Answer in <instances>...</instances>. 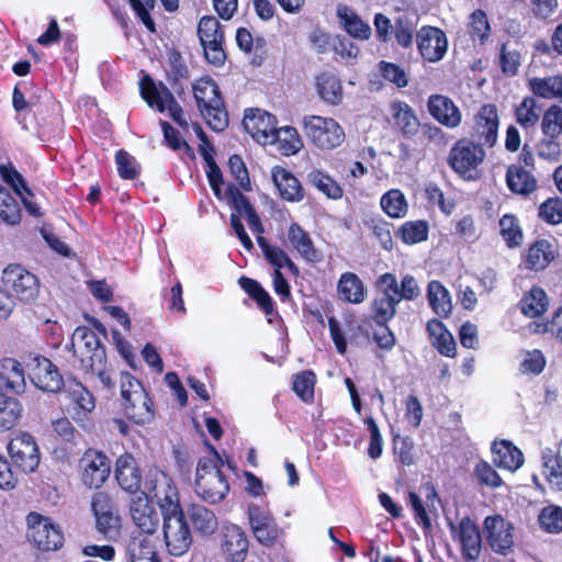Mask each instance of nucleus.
Masks as SVG:
<instances>
[{
	"label": "nucleus",
	"instance_id": "1",
	"mask_svg": "<svg viewBox=\"0 0 562 562\" xmlns=\"http://www.w3.org/2000/svg\"><path fill=\"white\" fill-rule=\"evenodd\" d=\"M71 349L85 373L97 375L104 387H113L106 371L105 347L94 330L88 326H78L72 334Z\"/></svg>",
	"mask_w": 562,
	"mask_h": 562
},
{
	"label": "nucleus",
	"instance_id": "2",
	"mask_svg": "<svg viewBox=\"0 0 562 562\" xmlns=\"http://www.w3.org/2000/svg\"><path fill=\"white\" fill-rule=\"evenodd\" d=\"M143 495L146 498L143 507V533L153 536L160 526L159 513L166 510L167 503H179L177 492L167 475L153 468L147 472Z\"/></svg>",
	"mask_w": 562,
	"mask_h": 562
},
{
	"label": "nucleus",
	"instance_id": "3",
	"mask_svg": "<svg viewBox=\"0 0 562 562\" xmlns=\"http://www.w3.org/2000/svg\"><path fill=\"white\" fill-rule=\"evenodd\" d=\"M198 108L207 125L215 132L228 126V114L220 95L218 86L209 77L201 78L193 85Z\"/></svg>",
	"mask_w": 562,
	"mask_h": 562
},
{
	"label": "nucleus",
	"instance_id": "4",
	"mask_svg": "<svg viewBox=\"0 0 562 562\" xmlns=\"http://www.w3.org/2000/svg\"><path fill=\"white\" fill-rule=\"evenodd\" d=\"M164 519V538L170 554L183 555L192 544V536L186 514L179 503H167L166 510L159 513Z\"/></svg>",
	"mask_w": 562,
	"mask_h": 562
},
{
	"label": "nucleus",
	"instance_id": "5",
	"mask_svg": "<svg viewBox=\"0 0 562 562\" xmlns=\"http://www.w3.org/2000/svg\"><path fill=\"white\" fill-rule=\"evenodd\" d=\"M303 131L307 139L323 151L339 147L346 138L344 128L333 117L305 116L303 119Z\"/></svg>",
	"mask_w": 562,
	"mask_h": 562
},
{
	"label": "nucleus",
	"instance_id": "6",
	"mask_svg": "<svg viewBox=\"0 0 562 562\" xmlns=\"http://www.w3.org/2000/svg\"><path fill=\"white\" fill-rule=\"evenodd\" d=\"M115 479L120 487L131 495L130 513L135 525L140 527V469L132 453L125 452L116 459Z\"/></svg>",
	"mask_w": 562,
	"mask_h": 562
},
{
	"label": "nucleus",
	"instance_id": "7",
	"mask_svg": "<svg viewBox=\"0 0 562 562\" xmlns=\"http://www.w3.org/2000/svg\"><path fill=\"white\" fill-rule=\"evenodd\" d=\"M229 491L228 482L211 459H201L196 467L195 492L205 502L216 504Z\"/></svg>",
	"mask_w": 562,
	"mask_h": 562
},
{
	"label": "nucleus",
	"instance_id": "8",
	"mask_svg": "<svg viewBox=\"0 0 562 562\" xmlns=\"http://www.w3.org/2000/svg\"><path fill=\"white\" fill-rule=\"evenodd\" d=\"M484 159L483 147L467 139L458 140L448 155L451 169L465 180H475L480 177L479 166Z\"/></svg>",
	"mask_w": 562,
	"mask_h": 562
},
{
	"label": "nucleus",
	"instance_id": "9",
	"mask_svg": "<svg viewBox=\"0 0 562 562\" xmlns=\"http://www.w3.org/2000/svg\"><path fill=\"white\" fill-rule=\"evenodd\" d=\"M27 540L41 551H56L64 544V533L60 527L36 512L26 516Z\"/></svg>",
	"mask_w": 562,
	"mask_h": 562
},
{
	"label": "nucleus",
	"instance_id": "10",
	"mask_svg": "<svg viewBox=\"0 0 562 562\" xmlns=\"http://www.w3.org/2000/svg\"><path fill=\"white\" fill-rule=\"evenodd\" d=\"M143 100L160 113L168 111L169 116L178 125L188 130L189 123L173 94L162 82L156 83L148 75H143Z\"/></svg>",
	"mask_w": 562,
	"mask_h": 562
},
{
	"label": "nucleus",
	"instance_id": "11",
	"mask_svg": "<svg viewBox=\"0 0 562 562\" xmlns=\"http://www.w3.org/2000/svg\"><path fill=\"white\" fill-rule=\"evenodd\" d=\"M4 290L22 302H33L40 292L37 277L19 263H11L2 271Z\"/></svg>",
	"mask_w": 562,
	"mask_h": 562
},
{
	"label": "nucleus",
	"instance_id": "12",
	"mask_svg": "<svg viewBox=\"0 0 562 562\" xmlns=\"http://www.w3.org/2000/svg\"><path fill=\"white\" fill-rule=\"evenodd\" d=\"M198 36L206 60L214 66L223 65L226 54L223 48L224 32L220 21L212 15L202 16L198 24Z\"/></svg>",
	"mask_w": 562,
	"mask_h": 562
},
{
	"label": "nucleus",
	"instance_id": "13",
	"mask_svg": "<svg viewBox=\"0 0 562 562\" xmlns=\"http://www.w3.org/2000/svg\"><path fill=\"white\" fill-rule=\"evenodd\" d=\"M8 453L18 477L34 472L40 464L37 443L27 432H21L10 440Z\"/></svg>",
	"mask_w": 562,
	"mask_h": 562
},
{
	"label": "nucleus",
	"instance_id": "14",
	"mask_svg": "<svg viewBox=\"0 0 562 562\" xmlns=\"http://www.w3.org/2000/svg\"><path fill=\"white\" fill-rule=\"evenodd\" d=\"M376 296L372 301L373 318L378 325H384L396 314L400 300L396 294V277L393 273L381 274L376 282Z\"/></svg>",
	"mask_w": 562,
	"mask_h": 562
},
{
	"label": "nucleus",
	"instance_id": "15",
	"mask_svg": "<svg viewBox=\"0 0 562 562\" xmlns=\"http://www.w3.org/2000/svg\"><path fill=\"white\" fill-rule=\"evenodd\" d=\"M81 481L89 488H99L109 479L111 461L109 457L97 449H87L80 461Z\"/></svg>",
	"mask_w": 562,
	"mask_h": 562
},
{
	"label": "nucleus",
	"instance_id": "16",
	"mask_svg": "<svg viewBox=\"0 0 562 562\" xmlns=\"http://www.w3.org/2000/svg\"><path fill=\"white\" fill-rule=\"evenodd\" d=\"M91 509L95 517V527L105 539L113 540L120 535V517L114 513L110 495L98 492L92 496Z\"/></svg>",
	"mask_w": 562,
	"mask_h": 562
},
{
	"label": "nucleus",
	"instance_id": "17",
	"mask_svg": "<svg viewBox=\"0 0 562 562\" xmlns=\"http://www.w3.org/2000/svg\"><path fill=\"white\" fill-rule=\"evenodd\" d=\"M486 541L491 549L501 554H507L514 547V526L501 515L487 516L484 519Z\"/></svg>",
	"mask_w": 562,
	"mask_h": 562
},
{
	"label": "nucleus",
	"instance_id": "18",
	"mask_svg": "<svg viewBox=\"0 0 562 562\" xmlns=\"http://www.w3.org/2000/svg\"><path fill=\"white\" fill-rule=\"evenodd\" d=\"M450 529L454 540L461 546L462 555L470 561L477 560L482 550L479 526L469 516H465L458 525H450Z\"/></svg>",
	"mask_w": 562,
	"mask_h": 562
},
{
	"label": "nucleus",
	"instance_id": "19",
	"mask_svg": "<svg viewBox=\"0 0 562 562\" xmlns=\"http://www.w3.org/2000/svg\"><path fill=\"white\" fill-rule=\"evenodd\" d=\"M243 125L245 130L251 135L254 139L262 145L274 144L277 132L276 117L259 109L249 110L246 112Z\"/></svg>",
	"mask_w": 562,
	"mask_h": 562
},
{
	"label": "nucleus",
	"instance_id": "20",
	"mask_svg": "<svg viewBox=\"0 0 562 562\" xmlns=\"http://www.w3.org/2000/svg\"><path fill=\"white\" fill-rule=\"evenodd\" d=\"M30 376L33 384L44 392H59L65 383L58 368L44 356L34 358V366L31 368Z\"/></svg>",
	"mask_w": 562,
	"mask_h": 562
},
{
	"label": "nucleus",
	"instance_id": "21",
	"mask_svg": "<svg viewBox=\"0 0 562 562\" xmlns=\"http://www.w3.org/2000/svg\"><path fill=\"white\" fill-rule=\"evenodd\" d=\"M248 519L252 533L260 543L271 546L279 538L281 531L268 510L249 505Z\"/></svg>",
	"mask_w": 562,
	"mask_h": 562
},
{
	"label": "nucleus",
	"instance_id": "22",
	"mask_svg": "<svg viewBox=\"0 0 562 562\" xmlns=\"http://www.w3.org/2000/svg\"><path fill=\"white\" fill-rule=\"evenodd\" d=\"M417 47L424 59L440 60L447 50L446 34L434 26H424L416 34Z\"/></svg>",
	"mask_w": 562,
	"mask_h": 562
},
{
	"label": "nucleus",
	"instance_id": "23",
	"mask_svg": "<svg viewBox=\"0 0 562 562\" xmlns=\"http://www.w3.org/2000/svg\"><path fill=\"white\" fill-rule=\"evenodd\" d=\"M498 113L494 104L483 105L475 115L473 137L479 140V145L493 147L497 140Z\"/></svg>",
	"mask_w": 562,
	"mask_h": 562
},
{
	"label": "nucleus",
	"instance_id": "24",
	"mask_svg": "<svg viewBox=\"0 0 562 562\" xmlns=\"http://www.w3.org/2000/svg\"><path fill=\"white\" fill-rule=\"evenodd\" d=\"M140 380L128 372L121 373V406L125 417L132 423V426L140 425V413L137 403L140 398Z\"/></svg>",
	"mask_w": 562,
	"mask_h": 562
},
{
	"label": "nucleus",
	"instance_id": "25",
	"mask_svg": "<svg viewBox=\"0 0 562 562\" xmlns=\"http://www.w3.org/2000/svg\"><path fill=\"white\" fill-rule=\"evenodd\" d=\"M427 109L435 121L448 128H456L461 124V111L447 95L431 94L427 100Z\"/></svg>",
	"mask_w": 562,
	"mask_h": 562
},
{
	"label": "nucleus",
	"instance_id": "26",
	"mask_svg": "<svg viewBox=\"0 0 562 562\" xmlns=\"http://www.w3.org/2000/svg\"><path fill=\"white\" fill-rule=\"evenodd\" d=\"M426 497V506L417 493H408V502L414 510L416 521L423 527L426 532H429L432 528L429 513H437V503L440 502L438 498L437 491L432 483H425L423 485Z\"/></svg>",
	"mask_w": 562,
	"mask_h": 562
},
{
	"label": "nucleus",
	"instance_id": "27",
	"mask_svg": "<svg viewBox=\"0 0 562 562\" xmlns=\"http://www.w3.org/2000/svg\"><path fill=\"white\" fill-rule=\"evenodd\" d=\"M64 393L69 401V408L74 411L75 418H85L95 407L91 392L78 380L69 379L64 383Z\"/></svg>",
	"mask_w": 562,
	"mask_h": 562
},
{
	"label": "nucleus",
	"instance_id": "28",
	"mask_svg": "<svg viewBox=\"0 0 562 562\" xmlns=\"http://www.w3.org/2000/svg\"><path fill=\"white\" fill-rule=\"evenodd\" d=\"M0 175L2 180L13 189L15 195L21 198L26 211L35 217L41 216L42 213L38 205L27 199L34 195L32 190L27 187L25 179L15 167L11 162L2 164L0 165Z\"/></svg>",
	"mask_w": 562,
	"mask_h": 562
},
{
	"label": "nucleus",
	"instance_id": "29",
	"mask_svg": "<svg viewBox=\"0 0 562 562\" xmlns=\"http://www.w3.org/2000/svg\"><path fill=\"white\" fill-rule=\"evenodd\" d=\"M25 389L24 370L14 358H3L0 362V392L20 394Z\"/></svg>",
	"mask_w": 562,
	"mask_h": 562
},
{
	"label": "nucleus",
	"instance_id": "30",
	"mask_svg": "<svg viewBox=\"0 0 562 562\" xmlns=\"http://www.w3.org/2000/svg\"><path fill=\"white\" fill-rule=\"evenodd\" d=\"M271 176L283 200L299 202L304 198L300 180L288 169L277 166L272 169Z\"/></svg>",
	"mask_w": 562,
	"mask_h": 562
},
{
	"label": "nucleus",
	"instance_id": "31",
	"mask_svg": "<svg viewBox=\"0 0 562 562\" xmlns=\"http://www.w3.org/2000/svg\"><path fill=\"white\" fill-rule=\"evenodd\" d=\"M222 549L228 560L243 562L248 551V540L245 532L235 525L227 527L224 532Z\"/></svg>",
	"mask_w": 562,
	"mask_h": 562
},
{
	"label": "nucleus",
	"instance_id": "32",
	"mask_svg": "<svg viewBox=\"0 0 562 562\" xmlns=\"http://www.w3.org/2000/svg\"><path fill=\"white\" fill-rule=\"evenodd\" d=\"M528 90L544 100H562V74L547 77H532L527 81Z\"/></svg>",
	"mask_w": 562,
	"mask_h": 562
},
{
	"label": "nucleus",
	"instance_id": "33",
	"mask_svg": "<svg viewBox=\"0 0 562 562\" xmlns=\"http://www.w3.org/2000/svg\"><path fill=\"white\" fill-rule=\"evenodd\" d=\"M493 463L512 472L519 469L524 463L522 452L510 441H495L492 446Z\"/></svg>",
	"mask_w": 562,
	"mask_h": 562
},
{
	"label": "nucleus",
	"instance_id": "34",
	"mask_svg": "<svg viewBox=\"0 0 562 562\" xmlns=\"http://www.w3.org/2000/svg\"><path fill=\"white\" fill-rule=\"evenodd\" d=\"M394 125L405 136H414L420 127L414 110L403 101L392 102L390 105Z\"/></svg>",
	"mask_w": 562,
	"mask_h": 562
},
{
	"label": "nucleus",
	"instance_id": "35",
	"mask_svg": "<svg viewBox=\"0 0 562 562\" xmlns=\"http://www.w3.org/2000/svg\"><path fill=\"white\" fill-rule=\"evenodd\" d=\"M227 196L229 199V202L232 203L234 210L239 213L244 214L247 218V222L250 226V228L258 233H263V226L261 224V221L259 216L257 215L254 206L250 204L249 200L246 195H244L235 186L229 184L227 187Z\"/></svg>",
	"mask_w": 562,
	"mask_h": 562
},
{
	"label": "nucleus",
	"instance_id": "36",
	"mask_svg": "<svg viewBox=\"0 0 562 562\" xmlns=\"http://www.w3.org/2000/svg\"><path fill=\"white\" fill-rule=\"evenodd\" d=\"M288 238L291 246L307 261L316 262L319 260V254L314 247L308 233L299 224L293 223L289 227Z\"/></svg>",
	"mask_w": 562,
	"mask_h": 562
},
{
	"label": "nucleus",
	"instance_id": "37",
	"mask_svg": "<svg viewBox=\"0 0 562 562\" xmlns=\"http://www.w3.org/2000/svg\"><path fill=\"white\" fill-rule=\"evenodd\" d=\"M337 291L341 300L352 304L363 302L367 294L362 281L353 272H345L341 274Z\"/></svg>",
	"mask_w": 562,
	"mask_h": 562
},
{
	"label": "nucleus",
	"instance_id": "38",
	"mask_svg": "<svg viewBox=\"0 0 562 562\" xmlns=\"http://www.w3.org/2000/svg\"><path fill=\"white\" fill-rule=\"evenodd\" d=\"M187 515L193 526V529L203 535H212L217 529V518L215 514L200 504H191L187 508Z\"/></svg>",
	"mask_w": 562,
	"mask_h": 562
},
{
	"label": "nucleus",
	"instance_id": "39",
	"mask_svg": "<svg viewBox=\"0 0 562 562\" xmlns=\"http://www.w3.org/2000/svg\"><path fill=\"white\" fill-rule=\"evenodd\" d=\"M514 115L517 124L522 128H533L541 119V108L537 98L533 94L524 97L520 103L515 106Z\"/></svg>",
	"mask_w": 562,
	"mask_h": 562
},
{
	"label": "nucleus",
	"instance_id": "40",
	"mask_svg": "<svg viewBox=\"0 0 562 562\" xmlns=\"http://www.w3.org/2000/svg\"><path fill=\"white\" fill-rule=\"evenodd\" d=\"M506 182L510 191L521 195H528L537 189L536 178L520 166L507 168Z\"/></svg>",
	"mask_w": 562,
	"mask_h": 562
},
{
	"label": "nucleus",
	"instance_id": "41",
	"mask_svg": "<svg viewBox=\"0 0 562 562\" xmlns=\"http://www.w3.org/2000/svg\"><path fill=\"white\" fill-rule=\"evenodd\" d=\"M427 299L434 313L439 317H448L452 312V302L448 290L436 280L428 283Z\"/></svg>",
	"mask_w": 562,
	"mask_h": 562
},
{
	"label": "nucleus",
	"instance_id": "42",
	"mask_svg": "<svg viewBox=\"0 0 562 562\" xmlns=\"http://www.w3.org/2000/svg\"><path fill=\"white\" fill-rule=\"evenodd\" d=\"M337 15L348 34L355 38L368 40L371 35V27L364 23L349 7L339 5Z\"/></svg>",
	"mask_w": 562,
	"mask_h": 562
},
{
	"label": "nucleus",
	"instance_id": "43",
	"mask_svg": "<svg viewBox=\"0 0 562 562\" xmlns=\"http://www.w3.org/2000/svg\"><path fill=\"white\" fill-rule=\"evenodd\" d=\"M22 416V405L15 397L0 392V431L12 429Z\"/></svg>",
	"mask_w": 562,
	"mask_h": 562
},
{
	"label": "nucleus",
	"instance_id": "44",
	"mask_svg": "<svg viewBox=\"0 0 562 562\" xmlns=\"http://www.w3.org/2000/svg\"><path fill=\"white\" fill-rule=\"evenodd\" d=\"M262 234H258L257 243L261 248L266 259L276 267V269L280 270L282 267H288V269L294 274H299V269L295 263L290 259L286 252L278 246H271Z\"/></svg>",
	"mask_w": 562,
	"mask_h": 562
},
{
	"label": "nucleus",
	"instance_id": "45",
	"mask_svg": "<svg viewBox=\"0 0 562 562\" xmlns=\"http://www.w3.org/2000/svg\"><path fill=\"white\" fill-rule=\"evenodd\" d=\"M553 259L551 244L548 240H536L528 249L525 263L528 269L542 270Z\"/></svg>",
	"mask_w": 562,
	"mask_h": 562
},
{
	"label": "nucleus",
	"instance_id": "46",
	"mask_svg": "<svg viewBox=\"0 0 562 562\" xmlns=\"http://www.w3.org/2000/svg\"><path fill=\"white\" fill-rule=\"evenodd\" d=\"M319 97L329 104H338L342 99V89L339 79L330 72H323L316 79Z\"/></svg>",
	"mask_w": 562,
	"mask_h": 562
},
{
	"label": "nucleus",
	"instance_id": "47",
	"mask_svg": "<svg viewBox=\"0 0 562 562\" xmlns=\"http://www.w3.org/2000/svg\"><path fill=\"white\" fill-rule=\"evenodd\" d=\"M278 150L283 156H291L299 153L303 148V140L297 131L292 126L277 128L274 133Z\"/></svg>",
	"mask_w": 562,
	"mask_h": 562
},
{
	"label": "nucleus",
	"instance_id": "48",
	"mask_svg": "<svg viewBox=\"0 0 562 562\" xmlns=\"http://www.w3.org/2000/svg\"><path fill=\"white\" fill-rule=\"evenodd\" d=\"M0 221L8 225H15L21 221L19 200L2 184H0Z\"/></svg>",
	"mask_w": 562,
	"mask_h": 562
},
{
	"label": "nucleus",
	"instance_id": "49",
	"mask_svg": "<svg viewBox=\"0 0 562 562\" xmlns=\"http://www.w3.org/2000/svg\"><path fill=\"white\" fill-rule=\"evenodd\" d=\"M521 312L533 318L542 315L548 310V296L538 286H533L521 300Z\"/></svg>",
	"mask_w": 562,
	"mask_h": 562
},
{
	"label": "nucleus",
	"instance_id": "50",
	"mask_svg": "<svg viewBox=\"0 0 562 562\" xmlns=\"http://www.w3.org/2000/svg\"><path fill=\"white\" fill-rule=\"evenodd\" d=\"M307 181L329 199L338 200L342 198L344 191L341 187L322 170L314 169L308 172Z\"/></svg>",
	"mask_w": 562,
	"mask_h": 562
},
{
	"label": "nucleus",
	"instance_id": "51",
	"mask_svg": "<svg viewBox=\"0 0 562 562\" xmlns=\"http://www.w3.org/2000/svg\"><path fill=\"white\" fill-rule=\"evenodd\" d=\"M540 130L543 136L560 137L562 135V106L550 104L541 115Z\"/></svg>",
	"mask_w": 562,
	"mask_h": 562
},
{
	"label": "nucleus",
	"instance_id": "52",
	"mask_svg": "<svg viewBox=\"0 0 562 562\" xmlns=\"http://www.w3.org/2000/svg\"><path fill=\"white\" fill-rule=\"evenodd\" d=\"M238 283L241 286V289L257 302V304L267 315L272 314V300L268 292L260 285L259 282L247 277H241L238 280Z\"/></svg>",
	"mask_w": 562,
	"mask_h": 562
},
{
	"label": "nucleus",
	"instance_id": "53",
	"mask_svg": "<svg viewBox=\"0 0 562 562\" xmlns=\"http://www.w3.org/2000/svg\"><path fill=\"white\" fill-rule=\"evenodd\" d=\"M383 211L391 217H402L407 212V203L404 194L396 189L390 190L381 198Z\"/></svg>",
	"mask_w": 562,
	"mask_h": 562
},
{
	"label": "nucleus",
	"instance_id": "54",
	"mask_svg": "<svg viewBox=\"0 0 562 562\" xmlns=\"http://www.w3.org/2000/svg\"><path fill=\"white\" fill-rule=\"evenodd\" d=\"M315 374L312 371H302L292 378V389L295 394L304 402H310L314 397Z\"/></svg>",
	"mask_w": 562,
	"mask_h": 562
},
{
	"label": "nucleus",
	"instance_id": "55",
	"mask_svg": "<svg viewBox=\"0 0 562 562\" xmlns=\"http://www.w3.org/2000/svg\"><path fill=\"white\" fill-rule=\"evenodd\" d=\"M540 527L549 533L562 531V508L555 505L544 507L538 517Z\"/></svg>",
	"mask_w": 562,
	"mask_h": 562
},
{
	"label": "nucleus",
	"instance_id": "56",
	"mask_svg": "<svg viewBox=\"0 0 562 562\" xmlns=\"http://www.w3.org/2000/svg\"><path fill=\"white\" fill-rule=\"evenodd\" d=\"M536 151L539 158L557 162L561 158L562 149L559 137L543 136L536 145Z\"/></svg>",
	"mask_w": 562,
	"mask_h": 562
},
{
	"label": "nucleus",
	"instance_id": "57",
	"mask_svg": "<svg viewBox=\"0 0 562 562\" xmlns=\"http://www.w3.org/2000/svg\"><path fill=\"white\" fill-rule=\"evenodd\" d=\"M543 474L555 490H562V464L551 452L543 454Z\"/></svg>",
	"mask_w": 562,
	"mask_h": 562
},
{
	"label": "nucleus",
	"instance_id": "58",
	"mask_svg": "<svg viewBox=\"0 0 562 562\" xmlns=\"http://www.w3.org/2000/svg\"><path fill=\"white\" fill-rule=\"evenodd\" d=\"M499 231L508 247H516L520 244L522 234L513 215H504L499 220Z\"/></svg>",
	"mask_w": 562,
	"mask_h": 562
},
{
	"label": "nucleus",
	"instance_id": "59",
	"mask_svg": "<svg viewBox=\"0 0 562 562\" xmlns=\"http://www.w3.org/2000/svg\"><path fill=\"white\" fill-rule=\"evenodd\" d=\"M415 26V22L407 14L396 20L394 35L398 45L405 48L412 46Z\"/></svg>",
	"mask_w": 562,
	"mask_h": 562
},
{
	"label": "nucleus",
	"instance_id": "60",
	"mask_svg": "<svg viewBox=\"0 0 562 562\" xmlns=\"http://www.w3.org/2000/svg\"><path fill=\"white\" fill-rule=\"evenodd\" d=\"M400 234L406 244H416L427 238L428 225L424 221L407 222L402 225Z\"/></svg>",
	"mask_w": 562,
	"mask_h": 562
},
{
	"label": "nucleus",
	"instance_id": "61",
	"mask_svg": "<svg viewBox=\"0 0 562 562\" xmlns=\"http://www.w3.org/2000/svg\"><path fill=\"white\" fill-rule=\"evenodd\" d=\"M422 294L420 288L418 285L417 280L411 276L405 274L402 280L401 284L396 281V296L400 300H406V301H415L418 299Z\"/></svg>",
	"mask_w": 562,
	"mask_h": 562
},
{
	"label": "nucleus",
	"instance_id": "62",
	"mask_svg": "<svg viewBox=\"0 0 562 562\" xmlns=\"http://www.w3.org/2000/svg\"><path fill=\"white\" fill-rule=\"evenodd\" d=\"M470 33L472 37H477L481 42L490 35V23L487 15L482 10H475L470 16Z\"/></svg>",
	"mask_w": 562,
	"mask_h": 562
},
{
	"label": "nucleus",
	"instance_id": "63",
	"mask_svg": "<svg viewBox=\"0 0 562 562\" xmlns=\"http://www.w3.org/2000/svg\"><path fill=\"white\" fill-rule=\"evenodd\" d=\"M228 167L232 176L238 182L239 187L245 191H251V183L248 176V170L241 157L238 155H233L228 159Z\"/></svg>",
	"mask_w": 562,
	"mask_h": 562
},
{
	"label": "nucleus",
	"instance_id": "64",
	"mask_svg": "<svg viewBox=\"0 0 562 562\" xmlns=\"http://www.w3.org/2000/svg\"><path fill=\"white\" fill-rule=\"evenodd\" d=\"M539 216L550 224L562 223V200L548 199L540 205Z\"/></svg>",
	"mask_w": 562,
	"mask_h": 562
}]
</instances>
